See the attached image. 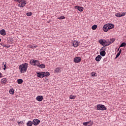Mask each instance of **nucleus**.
Instances as JSON below:
<instances>
[{
    "mask_svg": "<svg viewBox=\"0 0 126 126\" xmlns=\"http://www.w3.org/2000/svg\"><path fill=\"white\" fill-rule=\"evenodd\" d=\"M27 68H28V63H27L20 64L19 66L21 73H25L26 71H27Z\"/></svg>",
    "mask_w": 126,
    "mask_h": 126,
    "instance_id": "obj_1",
    "label": "nucleus"
},
{
    "mask_svg": "<svg viewBox=\"0 0 126 126\" xmlns=\"http://www.w3.org/2000/svg\"><path fill=\"white\" fill-rule=\"evenodd\" d=\"M114 27L115 25H114L113 24H107L104 25L102 29L104 32H108V30L113 29V28H114Z\"/></svg>",
    "mask_w": 126,
    "mask_h": 126,
    "instance_id": "obj_2",
    "label": "nucleus"
},
{
    "mask_svg": "<svg viewBox=\"0 0 126 126\" xmlns=\"http://www.w3.org/2000/svg\"><path fill=\"white\" fill-rule=\"evenodd\" d=\"M50 76V73L49 72H39L37 73V76L39 78H43V77H44V76Z\"/></svg>",
    "mask_w": 126,
    "mask_h": 126,
    "instance_id": "obj_3",
    "label": "nucleus"
},
{
    "mask_svg": "<svg viewBox=\"0 0 126 126\" xmlns=\"http://www.w3.org/2000/svg\"><path fill=\"white\" fill-rule=\"evenodd\" d=\"M19 4H18V6L19 7H24L25 6V4H26V0H20L19 2Z\"/></svg>",
    "mask_w": 126,
    "mask_h": 126,
    "instance_id": "obj_4",
    "label": "nucleus"
},
{
    "mask_svg": "<svg viewBox=\"0 0 126 126\" xmlns=\"http://www.w3.org/2000/svg\"><path fill=\"white\" fill-rule=\"evenodd\" d=\"M126 12H124L122 14L120 12L116 13L115 14V16H116L117 17H122L123 16H125V15H126Z\"/></svg>",
    "mask_w": 126,
    "mask_h": 126,
    "instance_id": "obj_5",
    "label": "nucleus"
},
{
    "mask_svg": "<svg viewBox=\"0 0 126 126\" xmlns=\"http://www.w3.org/2000/svg\"><path fill=\"white\" fill-rule=\"evenodd\" d=\"M32 124L34 126H38L40 124V120L39 119H35L32 121Z\"/></svg>",
    "mask_w": 126,
    "mask_h": 126,
    "instance_id": "obj_6",
    "label": "nucleus"
},
{
    "mask_svg": "<svg viewBox=\"0 0 126 126\" xmlns=\"http://www.w3.org/2000/svg\"><path fill=\"white\" fill-rule=\"evenodd\" d=\"M43 99H44V96L42 95H38L36 97V101H38V102H42V101H43Z\"/></svg>",
    "mask_w": 126,
    "mask_h": 126,
    "instance_id": "obj_7",
    "label": "nucleus"
},
{
    "mask_svg": "<svg viewBox=\"0 0 126 126\" xmlns=\"http://www.w3.org/2000/svg\"><path fill=\"white\" fill-rule=\"evenodd\" d=\"M74 62L76 63H78L81 62V58L79 57H77L74 59Z\"/></svg>",
    "mask_w": 126,
    "mask_h": 126,
    "instance_id": "obj_8",
    "label": "nucleus"
},
{
    "mask_svg": "<svg viewBox=\"0 0 126 126\" xmlns=\"http://www.w3.org/2000/svg\"><path fill=\"white\" fill-rule=\"evenodd\" d=\"M111 45V41L110 40H104V47H108V46Z\"/></svg>",
    "mask_w": 126,
    "mask_h": 126,
    "instance_id": "obj_9",
    "label": "nucleus"
},
{
    "mask_svg": "<svg viewBox=\"0 0 126 126\" xmlns=\"http://www.w3.org/2000/svg\"><path fill=\"white\" fill-rule=\"evenodd\" d=\"M79 44L78 41L77 40H74L72 42V46L73 47H78Z\"/></svg>",
    "mask_w": 126,
    "mask_h": 126,
    "instance_id": "obj_10",
    "label": "nucleus"
},
{
    "mask_svg": "<svg viewBox=\"0 0 126 126\" xmlns=\"http://www.w3.org/2000/svg\"><path fill=\"white\" fill-rule=\"evenodd\" d=\"M89 124H90V126H93V122H92L91 120L89 122H84L83 123V125L86 126H88Z\"/></svg>",
    "mask_w": 126,
    "mask_h": 126,
    "instance_id": "obj_11",
    "label": "nucleus"
},
{
    "mask_svg": "<svg viewBox=\"0 0 126 126\" xmlns=\"http://www.w3.org/2000/svg\"><path fill=\"white\" fill-rule=\"evenodd\" d=\"M75 8L76 9H78L79 11L82 12L84 8L82 7L78 6H75Z\"/></svg>",
    "mask_w": 126,
    "mask_h": 126,
    "instance_id": "obj_12",
    "label": "nucleus"
},
{
    "mask_svg": "<svg viewBox=\"0 0 126 126\" xmlns=\"http://www.w3.org/2000/svg\"><path fill=\"white\" fill-rule=\"evenodd\" d=\"M0 34H1L2 36H5L6 35L5 30H4V29L1 30L0 31Z\"/></svg>",
    "mask_w": 126,
    "mask_h": 126,
    "instance_id": "obj_13",
    "label": "nucleus"
},
{
    "mask_svg": "<svg viewBox=\"0 0 126 126\" xmlns=\"http://www.w3.org/2000/svg\"><path fill=\"white\" fill-rule=\"evenodd\" d=\"M1 83L2 84H4L7 83V79L3 78L1 80Z\"/></svg>",
    "mask_w": 126,
    "mask_h": 126,
    "instance_id": "obj_14",
    "label": "nucleus"
},
{
    "mask_svg": "<svg viewBox=\"0 0 126 126\" xmlns=\"http://www.w3.org/2000/svg\"><path fill=\"white\" fill-rule=\"evenodd\" d=\"M101 59H102V56L100 55H98L96 58H95V61L96 62H100L101 61Z\"/></svg>",
    "mask_w": 126,
    "mask_h": 126,
    "instance_id": "obj_15",
    "label": "nucleus"
},
{
    "mask_svg": "<svg viewBox=\"0 0 126 126\" xmlns=\"http://www.w3.org/2000/svg\"><path fill=\"white\" fill-rule=\"evenodd\" d=\"M98 42L99 44L103 45V46L105 47V40H103V39H99Z\"/></svg>",
    "mask_w": 126,
    "mask_h": 126,
    "instance_id": "obj_16",
    "label": "nucleus"
},
{
    "mask_svg": "<svg viewBox=\"0 0 126 126\" xmlns=\"http://www.w3.org/2000/svg\"><path fill=\"white\" fill-rule=\"evenodd\" d=\"M100 55L102 57H105V56H106V51H105V50L100 51Z\"/></svg>",
    "mask_w": 126,
    "mask_h": 126,
    "instance_id": "obj_17",
    "label": "nucleus"
},
{
    "mask_svg": "<svg viewBox=\"0 0 126 126\" xmlns=\"http://www.w3.org/2000/svg\"><path fill=\"white\" fill-rule=\"evenodd\" d=\"M61 71H62V70H61V67H57L55 70V72H56V73H60Z\"/></svg>",
    "mask_w": 126,
    "mask_h": 126,
    "instance_id": "obj_18",
    "label": "nucleus"
},
{
    "mask_svg": "<svg viewBox=\"0 0 126 126\" xmlns=\"http://www.w3.org/2000/svg\"><path fill=\"white\" fill-rule=\"evenodd\" d=\"M101 108H102V104H97L96 105V108L97 111H101Z\"/></svg>",
    "mask_w": 126,
    "mask_h": 126,
    "instance_id": "obj_19",
    "label": "nucleus"
},
{
    "mask_svg": "<svg viewBox=\"0 0 126 126\" xmlns=\"http://www.w3.org/2000/svg\"><path fill=\"white\" fill-rule=\"evenodd\" d=\"M27 126H33V122H32V121H28V123H27Z\"/></svg>",
    "mask_w": 126,
    "mask_h": 126,
    "instance_id": "obj_20",
    "label": "nucleus"
},
{
    "mask_svg": "<svg viewBox=\"0 0 126 126\" xmlns=\"http://www.w3.org/2000/svg\"><path fill=\"white\" fill-rule=\"evenodd\" d=\"M107 110V108H106V106L105 105L102 104L101 105V109H100V111H105Z\"/></svg>",
    "mask_w": 126,
    "mask_h": 126,
    "instance_id": "obj_21",
    "label": "nucleus"
},
{
    "mask_svg": "<svg viewBox=\"0 0 126 126\" xmlns=\"http://www.w3.org/2000/svg\"><path fill=\"white\" fill-rule=\"evenodd\" d=\"M36 62V60H31L30 61V63L31 64H32V65H35V62Z\"/></svg>",
    "mask_w": 126,
    "mask_h": 126,
    "instance_id": "obj_22",
    "label": "nucleus"
},
{
    "mask_svg": "<svg viewBox=\"0 0 126 126\" xmlns=\"http://www.w3.org/2000/svg\"><path fill=\"white\" fill-rule=\"evenodd\" d=\"M121 53H122V49H120L119 50V53H118L116 55V59H117V58H119V57H120V55H121Z\"/></svg>",
    "mask_w": 126,
    "mask_h": 126,
    "instance_id": "obj_23",
    "label": "nucleus"
},
{
    "mask_svg": "<svg viewBox=\"0 0 126 126\" xmlns=\"http://www.w3.org/2000/svg\"><path fill=\"white\" fill-rule=\"evenodd\" d=\"M39 65L40 63H39V61L35 60V63L34 65H35V66H38L39 67Z\"/></svg>",
    "mask_w": 126,
    "mask_h": 126,
    "instance_id": "obj_24",
    "label": "nucleus"
},
{
    "mask_svg": "<svg viewBox=\"0 0 126 126\" xmlns=\"http://www.w3.org/2000/svg\"><path fill=\"white\" fill-rule=\"evenodd\" d=\"M38 67L40 68H45V67H46V65H45L44 64H40L39 66H38Z\"/></svg>",
    "mask_w": 126,
    "mask_h": 126,
    "instance_id": "obj_25",
    "label": "nucleus"
},
{
    "mask_svg": "<svg viewBox=\"0 0 126 126\" xmlns=\"http://www.w3.org/2000/svg\"><path fill=\"white\" fill-rule=\"evenodd\" d=\"M23 82V80L21 79H19L17 80V83H18V84H21V83H22Z\"/></svg>",
    "mask_w": 126,
    "mask_h": 126,
    "instance_id": "obj_26",
    "label": "nucleus"
},
{
    "mask_svg": "<svg viewBox=\"0 0 126 126\" xmlns=\"http://www.w3.org/2000/svg\"><path fill=\"white\" fill-rule=\"evenodd\" d=\"M9 93L12 95H13V94H14V90H13V89H10Z\"/></svg>",
    "mask_w": 126,
    "mask_h": 126,
    "instance_id": "obj_27",
    "label": "nucleus"
},
{
    "mask_svg": "<svg viewBox=\"0 0 126 126\" xmlns=\"http://www.w3.org/2000/svg\"><path fill=\"white\" fill-rule=\"evenodd\" d=\"M97 25H94L92 27V29L93 30H96V29H97Z\"/></svg>",
    "mask_w": 126,
    "mask_h": 126,
    "instance_id": "obj_28",
    "label": "nucleus"
},
{
    "mask_svg": "<svg viewBox=\"0 0 126 126\" xmlns=\"http://www.w3.org/2000/svg\"><path fill=\"white\" fill-rule=\"evenodd\" d=\"M3 47L5 48H10V45L9 44H3Z\"/></svg>",
    "mask_w": 126,
    "mask_h": 126,
    "instance_id": "obj_29",
    "label": "nucleus"
},
{
    "mask_svg": "<svg viewBox=\"0 0 126 126\" xmlns=\"http://www.w3.org/2000/svg\"><path fill=\"white\" fill-rule=\"evenodd\" d=\"M76 96L75 95H70V96H69V99H75L76 98Z\"/></svg>",
    "mask_w": 126,
    "mask_h": 126,
    "instance_id": "obj_30",
    "label": "nucleus"
},
{
    "mask_svg": "<svg viewBox=\"0 0 126 126\" xmlns=\"http://www.w3.org/2000/svg\"><path fill=\"white\" fill-rule=\"evenodd\" d=\"M65 17L63 16H61L59 18H58V19L62 20V19H64Z\"/></svg>",
    "mask_w": 126,
    "mask_h": 126,
    "instance_id": "obj_31",
    "label": "nucleus"
},
{
    "mask_svg": "<svg viewBox=\"0 0 126 126\" xmlns=\"http://www.w3.org/2000/svg\"><path fill=\"white\" fill-rule=\"evenodd\" d=\"M37 45H34V46H33V45H31L30 46V48H31V49H35V48H37Z\"/></svg>",
    "mask_w": 126,
    "mask_h": 126,
    "instance_id": "obj_32",
    "label": "nucleus"
},
{
    "mask_svg": "<svg viewBox=\"0 0 126 126\" xmlns=\"http://www.w3.org/2000/svg\"><path fill=\"white\" fill-rule=\"evenodd\" d=\"M115 38H111V39H110V41L111 44H112V43H114V42H115Z\"/></svg>",
    "mask_w": 126,
    "mask_h": 126,
    "instance_id": "obj_33",
    "label": "nucleus"
},
{
    "mask_svg": "<svg viewBox=\"0 0 126 126\" xmlns=\"http://www.w3.org/2000/svg\"><path fill=\"white\" fill-rule=\"evenodd\" d=\"M27 16H31V15H32V12H29L27 13Z\"/></svg>",
    "mask_w": 126,
    "mask_h": 126,
    "instance_id": "obj_34",
    "label": "nucleus"
},
{
    "mask_svg": "<svg viewBox=\"0 0 126 126\" xmlns=\"http://www.w3.org/2000/svg\"><path fill=\"white\" fill-rule=\"evenodd\" d=\"M126 43L125 42H123L121 44L120 47H126Z\"/></svg>",
    "mask_w": 126,
    "mask_h": 126,
    "instance_id": "obj_35",
    "label": "nucleus"
},
{
    "mask_svg": "<svg viewBox=\"0 0 126 126\" xmlns=\"http://www.w3.org/2000/svg\"><path fill=\"white\" fill-rule=\"evenodd\" d=\"M105 50H106V48H105V46H104V47H102V48L100 49V51H105Z\"/></svg>",
    "mask_w": 126,
    "mask_h": 126,
    "instance_id": "obj_36",
    "label": "nucleus"
},
{
    "mask_svg": "<svg viewBox=\"0 0 126 126\" xmlns=\"http://www.w3.org/2000/svg\"><path fill=\"white\" fill-rule=\"evenodd\" d=\"M23 124V121L18 122V125H22Z\"/></svg>",
    "mask_w": 126,
    "mask_h": 126,
    "instance_id": "obj_37",
    "label": "nucleus"
},
{
    "mask_svg": "<svg viewBox=\"0 0 126 126\" xmlns=\"http://www.w3.org/2000/svg\"><path fill=\"white\" fill-rule=\"evenodd\" d=\"M4 68H3V69L5 70V68H6V64H4Z\"/></svg>",
    "mask_w": 126,
    "mask_h": 126,
    "instance_id": "obj_38",
    "label": "nucleus"
},
{
    "mask_svg": "<svg viewBox=\"0 0 126 126\" xmlns=\"http://www.w3.org/2000/svg\"><path fill=\"white\" fill-rule=\"evenodd\" d=\"M1 75H2V74H1V73H0V78H1Z\"/></svg>",
    "mask_w": 126,
    "mask_h": 126,
    "instance_id": "obj_39",
    "label": "nucleus"
},
{
    "mask_svg": "<svg viewBox=\"0 0 126 126\" xmlns=\"http://www.w3.org/2000/svg\"><path fill=\"white\" fill-rule=\"evenodd\" d=\"M20 0H14L15 1H19Z\"/></svg>",
    "mask_w": 126,
    "mask_h": 126,
    "instance_id": "obj_40",
    "label": "nucleus"
},
{
    "mask_svg": "<svg viewBox=\"0 0 126 126\" xmlns=\"http://www.w3.org/2000/svg\"><path fill=\"white\" fill-rule=\"evenodd\" d=\"M1 45L2 46V47H3V45H4V44H3V43H1Z\"/></svg>",
    "mask_w": 126,
    "mask_h": 126,
    "instance_id": "obj_41",
    "label": "nucleus"
},
{
    "mask_svg": "<svg viewBox=\"0 0 126 126\" xmlns=\"http://www.w3.org/2000/svg\"><path fill=\"white\" fill-rule=\"evenodd\" d=\"M1 39L0 38V42H1Z\"/></svg>",
    "mask_w": 126,
    "mask_h": 126,
    "instance_id": "obj_42",
    "label": "nucleus"
},
{
    "mask_svg": "<svg viewBox=\"0 0 126 126\" xmlns=\"http://www.w3.org/2000/svg\"><path fill=\"white\" fill-rule=\"evenodd\" d=\"M93 75V76H94V75H95V74H94V75Z\"/></svg>",
    "mask_w": 126,
    "mask_h": 126,
    "instance_id": "obj_43",
    "label": "nucleus"
},
{
    "mask_svg": "<svg viewBox=\"0 0 126 126\" xmlns=\"http://www.w3.org/2000/svg\"><path fill=\"white\" fill-rule=\"evenodd\" d=\"M3 63V64L4 63Z\"/></svg>",
    "mask_w": 126,
    "mask_h": 126,
    "instance_id": "obj_44",
    "label": "nucleus"
}]
</instances>
